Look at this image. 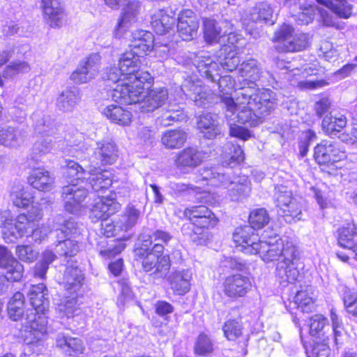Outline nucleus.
Instances as JSON below:
<instances>
[{
  "mask_svg": "<svg viewBox=\"0 0 357 357\" xmlns=\"http://www.w3.org/2000/svg\"><path fill=\"white\" fill-rule=\"evenodd\" d=\"M275 94L270 89L255 93V87L241 88L234 98L223 96L222 104L228 121L256 126L275 105Z\"/></svg>",
  "mask_w": 357,
  "mask_h": 357,
  "instance_id": "obj_1",
  "label": "nucleus"
},
{
  "mask_svg": "<svg viewBox=\"0 0 357 357\" xmlns=\"http://www.w3.org/2000/svg\"><path fill=\"white\" fill-rule=\"evenodd\" d=\"M233 240L239 250L246 254H259L265 262L298 256V248L292 241L278 236L261 241L258 234H255L253 229L249 226L236 228Z\"/></svg>",
  "mask_w": 357,
  "mask_h": 357,
  "instance_id": "obj_2",
  "label": "nucleus"
},
{
  "mask_svg": "<svg viewBox=\"0 0 357 357\" xmlns=\"http://www.w3.org/2000/svg\"><path fill=\"white\" fill-rule=\"evenodd\" d=\"M142 56L130 50L121 55L119 61L124 73L123 84H119L112 91V99L119 103H131L139 100L144 84H150L153 78L147 71L139 70Z\"/></svg>",
  "mask_w": 357,
  "mask_h": 357,
  "instance_id": "obj_3",
  "label": "nucleus"
},
{
  "mask_svg": "<svg viewBox=\"0 0 357 357\" xmlns=\"http://www.w3.org/2000/svg\"><path fill=\"white\" fill-rule=\"evenodd\" d=\"M28 295L33 309L26 310L22 324L24 341L31 347H43L47 336V319L45 316L50 306L47 289L43 283L32 285Z\"/></svg>",
  "mask_w": 357,
  "mask_h": 357,
  "instance_id": "obj_4",
  "label": "nucleus"
},
{
  "mask_svg": "<svg viewBox=\"0 0 357 357\" xmlns=\"http://www.w3.org/2000/svg\"><path fill=\"white\" fill-rule=\"evenodd\" d=\"M43 209L40 204H33L27 213H22L15 218L10 211L0 213V227L2 236L6 242L13 243L18 238L28 235L31 230V225L43 218Z\"/></svg>",
  "mask_w": 357,
  "mask_h": 357,
  "instance_id": "obj_5",
  "label": "nucleus"
},
{
  "mask_svg": "<svg viewBox=\"0 0 357 357\" xmlns=\"http://www.w3.org/2000/svg\"><path fill=\"white\" fill-rule=\"evenodd\" d=\"M231 170L227 172L222 167L204 168L200 171L202 180L207 181L211 186H223L228 188L229 195L233 201H241L250 192V182L245 176L230 177Z\"/></svg>",
  "mask_w": 357,
  "mask_h": 357,
  "instance_id": "obj_6",
  "label": "nucleus"
},
{
  "mask_svg": "<svg viewBox=\"0 0 357 357\" xmlns=\"http://www.w3.org/2000/svg\"><path fill=\"white\" fill-rule=\"evenodd\" d=\"M164 247L161 243H155L151 250L140 248L136 254L143 257L142 266L146 272H151L156 278H163L170 268L169 258L163 255Z\"/></svg>",
  "mask_w": 357,
  "mask_h": 357,
  "instance_id": "obj_7",
  "label": "nucleus"
},
{
  "mask_svg": "<svg viewBox=\"0 0 357 357\" xmlns=\"http://www.w3.org/2000/svg\"><path fill=\"white\" fill-rule=\"evenodd\" d=\"M58 243L56 251L61 256L73 257L79 251V238L81 232L76 222L68 220L56 229Z\"/></svg>",
  "mask_w": 357,
  "mask_h": 357,
  "instance_id": "obj_8",
  "label": "nucleus"
},
{
  "mask_svg": "<svg viewBox=\"0 0 357 357\" xmlns=\"http://www.w3.org/2000/svg\"><path fill=\"white\" fill-rule=\"evenodd\" d=\"M326 323L327 319L321 314H314L310 318L309 333L312 341L303 344L307 357H329L330 348L325 340L321 341L320 338Z\"/></svg>",
  "mask_w": 357,
  "mask_h": 357,
  "instance_id": "obj_9",
  "label": "nucleus"
},
{
  "mask_svg": "<svg viewBox=\"0 0 357 357\" xmlns=\"http://www.w3.org/2000/svg\"><path fill=\"white\" fill-rule=\"evenodd\" d=\"M275 198L276 206L287 222H296L302 219L303 205L287 187L280 185L275 188Z\"/></svg>",
  "mask_w": 357,
  "mask_h": 357,
  "instance_id": "obj_10",
  "label": "nucleus"
},
{
  "mask_svg": "<svg viewBox=\"0 0 357 357\" xmlns=\"http://www.w3.org/2000/svg\"><path fill=\"white\" fill-rule=\"evenodd\" d=\"M273 41L278 43L275 47L278 51L298 52L307 47L308 39L305 33L295 32L291 26L284 24L275 32Z\"/></svg>",
  "mask_w": 357,
  "mask_h": 357,
  "instance_id": "obj_11",
  "label": "nucleus"
},
{
  "mask_svg": "<svg viewBox=\"0 0 357 357\" xmlns=\"http://www.w3.org/2000/svg\"><path fill=\"white\" fill-rule=\"evenodd\" d=\"M87 190L78 183H70L63 187L61 197L65 210L72 214H78L84 206L83 201L86 197Z\"/></svg>",
  "mask_w": 357,
  "mask_h": 357,
  "instance_id": "obj_12",
  "label": "nucleus"
},
{
  "mask_svg": "<svg viewBox=\"0 0 357 357\" xmlns=\"http://www.w3.org/2000/svg\"><path fill=\"white\" fill-rule=\"evenodd\" d=\"M314 157L319 165H325L341 161L347 158V155L338 144L324 140L314 147Z\"/></svg>",
  "mask_w": 357,
  "mask_h": 357,
  "instance_id": "obj_13",
  "label": "nucleus"
},
{
  "mask_svg": "<svg viewBox=\"0 0 357 357\" xmlns=\"http://www.w3.org/2000/svg\"><path fill=\"white\" fill-rule=\"evenodd\" d=\"M145 84L143 92L139 100L126 105L137 104L142 112H153L161 107L168 98V91L165 87H155L144 94Z\"/></svg>",
  "mask_w": 357,
  "mask_h": 357,
  "instance_id": "obj_14",
  "label": "nucleus"
},
{
  "mask_svg": "<svg viewBox=\"0 0 357 357\" xmlns=\"http://www.w3.org/2000/svg\"><path fill=\"white\" fill-rule=\"evenodd\" d=\"M206 158V153L194 147H188L177 153L174 164L181 172L188 173L200 165Z\"/></svg>",
  "mask_w": 357,
  "mask_h": 357,
  "instance_id": "obj_15",
  "label": "nucleus"
},
{
  "mask_svg": "<svg viewBox=\"0 0 357 357\" xmlns=\"http://www.w3.org/2000/svg\"><path fill=\"white\" fill-rule=\"evenodd\" d=\"M250 278L242 274H234L227 277L223 282V292L231 298L236 299L245 296L252 289Z\"/></svg>",
  "mask_w": 357,
  "mask_h": 357,
  "instance_id": "obj_16",
  "label": "nucleus"
},
{
  "mask_svg": "<svg viewBox=\"0 0 357 357\" xmlns=\"http://www.w3.org/2000/svg\"><path fill=\"white\" fill-rule=\"evenodd\" d=\"M0 268L6 270L7 281L17 282L21 279L24 266L7 248L0 245Z\"/></svg>",
  "mask_w": 357,
  "mask_h": 357,
  "instance_id": "obj_17",
  "label": "nucleus"
},
{
  "mask_svg": "<svg viewBox=\"0 0 357 357\" xmlns=\"http://www.w3.org/2000/svg\"><path fill=\"white\" fill-rule=\"evenodd\" d=\"M238 72L244 82V86L241 88L255 87V93H259L264 89H259L255 83L261 74V68L256 59H250L243 61L239 66Z\"/></svg>",
  "mask_w": 357,
  "mask_h": 357,
  "instance_id": "obj_18",
  "label": "nucleus"
},
{
  "mask_svg": "<svg viewBox=\"0 0 357 357\" xmlns=\"http://www.w3.org/2000/svg\"><path fill=\"white\" fill-rule=\"evenodd\" d=\"M121 208L116 201L114 195L108 197H99L91 209V218L106 220L109 216L115 213Z\"/></svg>",
  "mask_w": 357,
  "mask_h": 357,
  "instance_id": "obj_19",
  "label": "nucleus"
},
{
  "mask_svg": "<svg viewBox=\"0 0 357 357\" xmlns=\"http://www.w3.org/2000/svg\"><path fill=\"white\" fill-rule=\"evenodd\" d=\"M220 118L215 113L206 112L197 120V128L206 139H214L222 133Z\"/></svg>",
  "mask_w": 357,
  "mask_h": 357,
  "instance_id": "obj_20",
  "label": "nucleus"
},
{
  "mask_svg": "<svg viewBox=\"0 0 357 357\" xmlns=\"http://www.w3.org/2000/svg\"><path fill=\"white\" fill-rule=\"evenodd\" d=\"M198 28L199 22L192 10L184 9L179 13L177 29L183 40L192 39L196 36Z\"/></svg>",
  "mask_w": 357,
  "mask_h": 357,
  "instance_id": "obj_21",
  "label": "nucleus"
},
{
  "mask_svg": "<svg viewBox=\"0 0 357 357\" xmlns=\"http://www.w3.org/2000/svg\"><path fill=\"white\" fill-rule=\"evenodd\" d=\"M181 89L184 94L193 100L197 106H204L209 102L210 95L199 79H185Z\"/></svg>",
  "mask_w": 357,
  "mask_h": 357,
  "instance_id": "obj_22",
  "label": "nucleus"
},
{
  "mask_svg": "<svg viewBox=\"0 0 357 357\" xmlns=\"http://www.w3.org/2000/svg\"><path fill=\"white\" fill-rule=\"evenodd\" d=\"M158 44L154 43L151 32L145 30H136L132 33L131 50L142 56L147 55Z\"/></svg>",
  "mask_w": 357,
  "mask_h": 357,
  "instance_id": "obj_23",
  "label": "nucleus"
},
{
  "mask_svg": "<svg viewBox=\"0 0 357 357\" xmlns=\"http://www.w3.org/2000/svg\"><path fill=\"white\" fill-rule=\"evenodd\" d=\"M218 222V219L215 214L210 211L209 214H206L200 219H195L192 224L196 228L192 229L190 234L191 240L198 245L204 244L208 238V232L204 229H209L214 227Z\"/></svg>",
  "mask_w": 357,
  "mask_h": 357,
  "instance_id": "obj_24",
  "label": "nucleus"
},
{
  "mask_svg": "<svg viewBox=\"0 0 357 357\" xmlns=\"http://www.w3.org/2000/svg\"><path fill=\"white\" fill-rule=\"evenodd\" d=\"M45 22L52 28L61 27L64 22L65 13L59 0H44L40 5Z\"/></svg>",
  "mask_w": 357,
  "mask_h": 357,
  "instance_id": "obj_25",
  "label": "nucleus"
},
{
  "mask_svg": "<svg viewBox=\"0 0 357 357\" xmlns=\"http://www.w3.org/2000/svg\"><path fill=\"white\" fill-rule=\"evenodd\" d=\"M141 10L142 3L139 1L132 0L127 3L114 29V34L116 37L121 36L128 27L137 21V17Z\"/></svg>",
  "mask_w": 357,
  "mask_h": 357,
  "instance_id": "obj_26",
  "label": "nucleus"
},
{
  "mask_svg": "<svg viewBox=\"0 0 357 357\" xmlns=\"http://www.w3.org/2000/svg\"><path fill=\"white\" fill-rule=\"evenodd\" d=\"M298 256L281 259L277 265L275 275L280 284L293 283L299 276L297 266Z\"/></svg>",
  "mask_w": 357,
  "mask_h": 357,
  "instance_id": "obj_27",
  "label": "nucleus"
},
{
  "mask_svg": "<svg viewBox=\"0 0 357 357\" xmlns=\"http://www.w3.org/2000/svg\"><path fill=\"white\" fill-rule=\"evenodd\" d=\"M196 67L199 74L208 79L215 82L220 76L221 68L207 53L202 52L196 57Z\"/></svg>",
  "mask_w": 357,
  "mask_h": 357,
  "instance_id": "obj_28",
  "label": "nucleus"
},
{
  "mask_svg": "<svg viewBox=\"0 0 357 357\" xmlns=\"http://www.w3.org/2000/svg\"><path fill=\"white\" fill-rule=\"evenodd\" d=\"M175 14L172 10L158 9L151 15V26L154 31L160 35L167 33L175 22Z\"/></svg>",
  "mask_w": 357,
  "mask_h": 357,
  "instance_id": "obj_29",
  "label": "nucleus"
},
{
  "mask_svg": "<svg viewBox=\"0 0 357 357\" xmlns=\"http://www.w3.org/2000/svg\"><path fill=\"white\" fill-rule=\"evenodd\" d=\"M25 141L23 130L8 126L0 129V145L10 149H17L22 146Z\"/></svg>",
  "mask_w": 357,
  "mask_h": 357,
  "instance_id": "obj_30",
  "label": "nucleus"
},
{
  "mask_svg": "<svg viewBox=\"0 0 357 357\" xmlns=\"http://www.w3.org/2000/svg\"><path fill=\"white\" fill-rule=\"evenodd\" d=\"M55 346L69 356L82 354L84 351L83 342L80 339L70 337L62 332L56 334Z\"/></svg>",
  "mask_w": 357,
  "mask_h": 357,
  "instance_id": "obj_31",
  "label": "nucleus"
},
{
  "mask_svg": "<svg viewBox=\"0 0 357 357\" xmlns=\"http://www.w3.org/2000/svg\"><path fill=\"white\" fill-rule=\"evenodd\" d=\"M311 73L307 68L301 70L294 68L289 75V82L291 85L296 86L303 89H314L321 87L326 84L324 80L306 79L308 75H312V70L310 68Z\"/></svg>",
  "mask_w": 357,
  "mask_h": 357,
  "instance_id": "obj_32",
  "label": "nucleus"
},
{
  "mask_svg": "<svg viewBox=\"0 0 357 357\" xmlns=\"http://www.w3.org/2000/svg\"><path fill=\"white\" fill-rule=\"evenodd\" d=\"M192 272L189 269L177 270L169 276L171 289L177 295H184L190 289Z\"/></svg>",
  "mask_w": 357,
  "mask_h": 357,
  "instance_id": "obj_33",
  "label": "nucleus"
},
{
  "mask_svg": "<svg viewBox=\"0 0 357 357\" xmlns=\"http://www.w3.org/2000/svg\"><path fill=\"white\" fill-rule=\"evenodd\" d=\"M93 155L95 158L102 165L113 164L117 159L118 150L112 140H104L96 143Z\"/></svg>",
  "mask_w": 357,
  "mask_h": 357,
  "instance_id": "obj_34",
  "label": "nucleus"
},
{
  "mask_svg": "<svg viewBox=\"0 0 357 357\" xmlns=\"http://www.w3.org/2000/svg\"><path fill=\"white\" fill-rule=\"evenodd\" d=\"M81 100L80 92L77 88L66 89L56 99L57 108L65 112H72Z\"/></svg>",
  "mask_w": 357,
  "mask_h": 357,
  "instance_id": "obj_35",
  "label": "nucleus"
},
{
  "mask_svg": "<svg viewBox=\"0 0 357 357\" xmlns=\"http://www.w3.org/2000/svg\"><path fill=\"white\" fill-rule=\"evenodd\" d=\"M29 183L40 191H50L53 188L54 178L44 169H33L28 178Z\"/></svg>",
  "mask_w": 357,
  "mask_h": 357,
  "instance_id": "obj_36",
  "label": "nucleus"
},
{
  "mask_svg": "<svg viewBox=\"0 0 357 357\" xmlns=\"http://www.w3.org/2000/svg\"><path fill=\"white\" fill-rule=\"evenodd\" d=\"M347 123L346 116L340 113L331 112L322 121V129L328 135H336Z\"/></svg>",
  "mask_w": 357,
  "mask_h": 357,
  "instance_id": "obj_37",
  "label": "nucleus"
},
{
  "mask_svg": "<svg viewBox=\"0 0 357 357\" xmlns=\"http://www.w3.org/2000/svg\"><path fill=\"white\" fill-rule=\"evenodd\" d=\"M87 182L95 192L102 191L111 186L112 174L107 170L91 171Z\"/></svg>",
  "mask_w": 357,
  "mask_h": 357,
  "instance_id": "obj_38",
  "label": "nucleus"
},
{
  "mask_svg": "<svg viewBox=\"0 0 357 357\" xmlns=\"http://www.w3.org/2000/svg\"><path fill=\"white\" fill-rule=\"evenodd\" d=\"M68 292L71 295L66 296L60 300V303L57 305V310L63 316L69 318L79 313L81 303L79 302L76 292Z\"/></svg>",
  "mask_w": 357,
  "mask_h": 357,
  "instance_id": "obj_39",
  "label": "nucleus"
},
{
  "mask_svg": "<svg viewBox=\"0 0 357 357\" xmlns=\"http://www.w3.org/2000/svg\"><path fill=\"white\" fill-rule=\"evenodd\" d=\"M187 138V132L182 129L168 130L162 134L161 142L167 149H179L185 144Z\"/></svg>",
  "mask_w": 357,
  "mask_h": 357,
  "instance_id": "obj_40",
  "label": "nucleus"
},
{
  "mask_svg": "<svg viewBox=\"0 0 357 357\" xmlns=\"http://www.w3.org/2000/svg\"><path fill=\"white\" fill-rule=\"evenodd\" d=\"M102 113L107 119L119 125L127 126L131 122L130 112L119 105H109L104 109Z\"/></svg>",
  "mask_w": 357,
  "mask_h": 357,
  "instance_id": "obj_41",
  "label": "nucleus"
},
{
  "mask_svg": "<svg viewBox=\"0 0 357 357\" xmlns=\"http://www.w3.org/2000/svg\"><path fill=\"white\" fill-rule=\"evenodd\" d=\"M84 275L77 266H68L63 275V282L66 290L69 292H76L81 287Z\"/></svg>",
  "mask_w": 357,
  "mask_h": 357,
  "instance_id": "obj_42",
  "label": "nucleus"
},
{
  "mask_svg": "<svg viewBox=\"0 0 357 357\" xmlns=\"http://www.w3.org/2000/svg\"><path fill=\"white\" fill-rule=\"evenodd\" d=\"M25 298L24 294L17 291L13 294L8 303V314L10 319L17 321L24 314Z\"/></svg>",
  "mask_w": 357,
  "mask_h": 357,
  "instance_id": "obj_43",
  "label": "nucleus"
},
{
  "mask_svg": "<svg viewBox=\"0 0 357 357\" xmlns=\"http://www.w3.org/2000/svg\"><path fill=\"white\" fill-rule=\"evenodd\" d=\"M318 3L330 8L342 18L348 19L352 13L353 6L348 0H316Z\"/></svg>",
  "mask_w": 357,
  "mask_h": 357,
  "instance_id": "obj_44",
  "label": "nucleus"
},
{
  "mask_svg": "<svg viewBox=\"0 0 357 357\" xmlns=\"http://www.w3.org/2000/svg\"><path fill=\"white\" fill-rule=\"evenodd\" d=\"M10 198L13 204L18 208H26L31 203H33V195L27 188L21 184L15 185L10 192Z\"/></svg>",
  "mask_w": 357,
  "mask_h": 357,
  "instance_id": "obj_45",
  "label": "nucleus"
},
{
  "mask_svg": "<svg viewBox=\"0 0 357 357\" xmlns=\"http://www.w3.org/2000/svg\"><path fill=\"white\" fill-rule=\"evenodd\" d=\"M273 10L269 4L265 2L259 3L253 8L248 18H245L243 24H248L247 21L253 22H268L273 16Z\"/></svg>",
  "mask_w": 357,
  "mask_h": 357,
  "instance_id": "obj_46",
  "label": "nucleus"
},
{
  "mask_svg": "<svg viewBox=\"0 0 357 357\" xmlns=\"http://www.w3.org/2000/svg\"><path fill=\"white\" fill-rule=\"evenodd\" d=\"M357 236V227L354 223H348L339 229L338 243L344 248L352 250V243Z\"/></svg>",
  "mask_w": 357,
  "mask_h": 357,
  "instance_id": "obj_47",
  "label": "nucleus"
},
{
  "mask_svg": "<svg viewBox=\"0 0 357 357\" xmlns=\"http://www.w3.org/2000/svg\"><path fill=\"white\" fill-rule=\"evenodd\" d=\"M204 31L205 40L208 43H218L223 38L218 23L213 19L204 20Z\"/></svg>",
  "mask_w": 357,
  "mask_h": 357,
  "instance_id": "obj_48",
  "label": "nucleus"
},
{
  "mask_svg": "<svg viewBox=\"0 0 357 357\" xmlns=\"http://www.w3.org/2000/svg\"><path fill=\"white\" fill-rule=\"evenodd\" d=\"M65 174L70 183L79 184L80 182L84 183L86 172L77 162L70 160L67 162Z\"/></svg>",
  "mask_w": 357,
  "mask_h": 357,
  "instance_id": "obj_49",
  "label": "nucleus"
},
{
  "mask_svg": "<svg viewBox=\"0 0 357 357\" xmlns=\"http://www.w3.org/2000/svg\"><path fill=\"white\" fill-rule=\"evenodd\" d=\"M187 115L181 108L178 105L170 106L161 116V123L165 126H168L175 121H182L185 120Z\"/></svg>",
  "mask_w": 357,
  "mask_h": 357,
  "instance_id": "obj_50",
  "label": "nucleus"
},
{
  "mask_svg": "<svg viewBox=\"0 0 357 357\" xmlns=\"http://www.w3.org/2000/svg\"><path fill=\"white\" fill-rule=\"evenodd\" d=\"M141 216V212L133 205H128L120 220L124 231H128L135 226Z\"/></svg>",
  "mask_w": 357,
  "mask_h": 357,
  "instance_id": "obj_51",
  "label": "nucleus"
},
{
  "mask_svg": "<svg viewBox=\"0 0 357 357\" xmlns=\"http://www.w3.org/2000/svg\"><path fill=\"white\" fill-rule=\"evenodd\" d=\"M269 222V216L264 208H258L251 212L249 216V227L253 229H261ZM245 225L244 227H245Z\"/></svg>",
  "mask_w": 357,
  "mask_h": 357,
  "instance_id": "obj_52",
  "label": "nucleus"
},
{
  "mask_svg": "<svg viewBox=\"0 0 357 357\" xmlns=\"http://www.w3.org/2000/svg\"><path fill=\"white\" fill-rule=\"evenodd\" d=\"M101 63V56L99 53H92L79 63L94 77L98 74Z\"/></svg>",
  "mask_w": 357,
  "mask_h": 357,
  "instance_id": "obj_53",
  "label": "nucleus"
},
{
  "mask_svg": "<svg viewBox=\"0 0 357 357\" xmlns=\"http://www.w3.org/2000/svg\"><path fill=\"white\" fill-rule=\"evenodd\" d=\"M294 304L298 309L302 312H308L312 310L314 305L312 298L310 296L307 291L301 290L297 292L294 296Z\"/></svg>",
  "mask_w": 357,
  "mask_h": 357,
  "instance_id": "obj_54",
  "label": "nucleus"
},
{
  "mask_svg": "<svg viewBox=\"0 0 357 357\" xmlns=\"http://www.w3.org/2000/svg\"><path fill=\"white\" fill-rule=\"evenodd\" d=\"M230 152L225 155L224 163L231 167L240 164L244 160V153L240 146L228 144Z\"/></svg>",
  "mask_w": 357,
  "mask_h": 357,
  "instance_id": "obj_55",
  "label": "nucleus"
},
{
  "mask_svg": "<svg viewBox=\"0 0 357 357\" xmlns=\"http://www.w3.org/2000/svg\"><path fill=\"white\" fill-rule=\"evenodd\" d=\"M299 9L301 11L298 14L293 15L294 20L298 24H308L314 18V8L311 5H299Z\"/></svg>",
  "mask_w": 357,
  "mask_h": 357,
  "instance_id": "obj_56",
  "label": "nucleus"
},
{
  "mask_svg": "<svg viewBox=\"0 0 357 357\" xmlns=\"http://www.w3.org/2000/svg\"><path fill=\"white\" fill-rule=\"evenodd\" d=\"M15 252L20 260L27 263L35 261L38 255V252L28 245H17Z\"/></svg>",
  "mask_w": 357,
  "mask_h": 357,
  "instance_id": "obj_57",
  "label": "nucleus"
},
{
  "mask_svg": "<svg viewBox=\"0 0 357 357\" xmlns=\"http://www.w3.org/2000/svg\"><path fill=\"white\" fill-rule=\"evenodd\" d=\"M223 331L227 340H235L241 335L242 327L237 321L229 320L225 322L223 326Z\"/></svg>",
  "mask_w": 357,
  "mask_h": 357,
  "instance_id": "obj_58",
  "label": "nucleus"
},
{
  "mask_svg": "<svg viewBox=\"0 0 357 357\" xmlns=\"http://www.w3.org/2000/svg\"><path fill=\"white\" fill-rule=\"evenodd\" d=\"M227 54L224 58L223 61L220 62V66L222 68L228 70L232 71L236 70L238 66L240 63L239 56H237L238 52L234 48L226 52Z\"/></svg>",
  "mask_w": 357,
  "mask_h": 357,
  "instance_id": "obj_59",
  "label": "nucleus"
},
{
  "mask_svg": "<svg viewBox=\"0 0 357 357\" xmlns=\"http://www.w3.org/2000/svg\"><path fill=\"white\" fill-rule=\"evenodd\" d=\"M220 96L222 102L223 96H231L230 91L234 87V81L230 75H225L217 78Z\"/></svg>",
  "mask_w": 357,
  "mask_h": 357,
  "instance_id": "obj_60",
  "label": "nucleus"
},
{
  "mask_svg": "<svg viewBox=\"0 0 357 357\" xmlns=\"http://www.w3.org/2000/svg\"><path fill=\"white\" fill-rule=\"evenodd\" d=\"M35 224L31 225V232L24 236H31L32 239L36 243H41L52 231L50 226L47 224H43L42 225L34 229Z\"/></svg>",
  "mask_w": 357,
  "mask_h": 357,
  "instance_id": "obj_61",
  "label": "nucleus"
},
{
  "mask_svg": "<svg viewBox=\"0 0 357 357\" xmlns=\"http://www.w3.org/2000/svg\"><path fill=\"white\" fill-rule=\"evenodd\" d=\"M103 77L114 82L116 86L119 84H123L124 73L121 70V66L118 67L114 66L105 70Z\"/></svg>",
  "mask_w": 357,
  "mask_h": 357,
  "instance_id": "obj_62",
  "label": "nucleus"
},
{
  "mask_svg": "<svg viewBox=\"0 0 357 357\" xmlns=\"http://www.w3.org/2000/svg\"><path fill=\"white\" fill-rule=\"evenodd\" d=\"M195 349L196 354L205 356L212 351V343L206 335L200 334L196 342Z\"/></svg>",
  "mask_w": 357,
  "mask_h": 357,
  "instance_id": "obj_63",
  "label": "nucleus"
},
{
  "mask_svg": "<svg viewBox=\"0 0 357 357\" xmlns=\"http://www.w3.org/2000/svg\"><path fill=\"white\" fill-rule=\"evenodd\" d=\"M70 78L75 84H84L90 82L95 77L89 74L81 64H79L77 69L72 73Z\"/></svg>",
  "mask_w": 357,
  "mask_h": 357,
  "instance_id": "obj_64",
  "label": "nucleus"
}]
</instances>
